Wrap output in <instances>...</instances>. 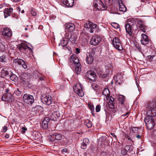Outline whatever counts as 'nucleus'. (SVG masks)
Here are the masks:
<instances>
[{
	"label": "nucleus",
	"instance_id": "nucleus-1",
	"mask_svg": "<svg viewBox=\"0 0 156 156\" xmlns=\"http://www.w3.org/2000/svg\"><path fill=\"white\" fill-rule=\"evenodd\" d=\"M144 121L148 129H152L154 125V121L151 117L147 116L144 119Z\"/></svg>",
	"mask_w": 156,
	"mask_h": 156
},
{
	"label": "nucleus",
	"instance_id": "nucleus-2",
	"mask_svg": "<svg viewBox=\"0 0 156 156\" xmlns=\"http://www.w3.org/2000/svg\"><path fill=\"white\" fill-rule=\"evenodd\" d=\"M112 43L115 48L118 51H121L123 49V48L121 45L120 41L119 38L115 37L112 41Z\"/></svg>",
	"mask_w": 156,
	"mask_h": 156
},
{
	"label": "nucleus",
	"instance_id": "nucleus-3",
	"mask_svg": "<svg viewBox=\"0 0 156 156\" xmlns=\"http://www.w3.org/2000/svg\"><path fill=\"white\" fill-rule=\"evenodd\" d=\"M101 40V38L99 35H95L92 37L90 43L91 45L95 46L98 45Z\"/></svg>",
	"mask_w": 156,
	"mask_h": 156
},
{
	"label": "nucleus",
	"instance_id": "nucleus-4",
	"mask_svg": "<svg viewBox=\"0 0 156 156\" xmlns=\"http://www.w3.org/2000/svg\"><path fill=\"white\" fill-rule=\"evenodd\" d=\"M94 8H98V7L101 10H104L107 9V7L105 6L103 2L101 0H94Z\"/></svg>",
	"mask_w": 156,
	"mask_h": 156
},
{
	"label": "nucleus",
	"instance_id": "nucleus-5",
	"mask_svg": "<svg viewBox=\"0 0 156 156\" xmlns=\"http://www.w3.org/2000/svg\"><path fill=\"white\" fill-rule=\"evenodd\" d=\"M73 89L79 96L82 97L83 96L84 92L82 90V85L81 84H76L74 87Z\"/></svg>",
	"mask_w": 156,
	"mask_h": 156
},
{
	"label": "nucleus",
	"instance_id": "nucleus-6",
	"mask_svg": "<svg viewBox=\"0 0 156 156\" xmlns=\"http://www.w3.org/2000/svg\"><path fill=\"white\" fill-rule=\"evenodd\" d=\"M78 63H80L79 60L77 56L75 55H73L71 56L70 58L69 64L71 68L73 67L72 66L76 65Z\"/></svg>",
	"mask_w": 156,
	"mask_h": 156
},
{
	"label": "nucleus",
	"instance_id": "nucleus-7",
	"mask_svg": "<svg viewBox=\"0 0 156 156\" xmlns=\"http://www.w3.org/2000/svg\"><path fill=\"white\" fill-rule=\"evenodd\" d=\"M86 76L90 81L94 82L96 79V76L95 73L93 71H88L86 74Z\"/></svg>",
	"mask_w": 156,
	"mask_h": 156
},
{
	"label": "nucleus",
	"instance_id": "nucleus-8",
	"mask_svg": "<svg viewBox=\"0 0 156 156\" xmlns=\"http://www.w3.org/2000/svg\"><path fill=\"white\" fill-rule=\"evenodd\" d=\"M3 101L8 102H12L14 100V97L10 93H5L2 97Z\"/></svg>",
	"mask_w": 156,
	"mask_h": 156
},
{
	"label": "nucleus",
	"instance_id": "nucleus-9",
	"mask_svg": "<svg viewBox=\"0 0 156 156\" xmlns=\"http://www.w3.org/2000/svg\"><path fill=\"white\" fill-rule=\"evenodd\" d=\"M84 26L85 28L90 29V33H92L94 31V29L96 27L97 25L90 21H88L84 24Z\"/></svg>",
	"mask_w": 156,
	"mask_h": 156
},
{
	"label": "nucleus",
	"instance_id": "nucleus-10",
	"mask_svg": "<svg viewBox=\"0 0 156 156\" xmlns=\"http://www.w3.org/2000/svg\"><path fill=\"white\" fill-rule=\"evenodd\" d=\"M23 100L28 104H32L34 102V98L33 96L25 94L23 97Z\"/></svg>",
	"mask_w": 156,
	"mask_h": 156
},
{
	"label": "nucleus",
	"instance_id": "nucleus-11",
	"mask_svg": "<svg viewBox=\"0 0 156 156\" xmlns=\"http://www.w3.org/2000/svg\"><path fill=\"white\" fill-rule=\"evenodd\" d=\"M12 73V72L9 70L4 68L1 71V75L3 77L9 78Z\"/></svg>",
	"mask_w": 156,
	"mask_h": 156
},
{
	"label": "nucleus",
	"instance_id": "nucleus-12",
	"mask_svg": "<svg viewBox=\"0 0 156 156\" xmlns=\"http://www.w3.org/2000/svg\"><path fill=\"white\" fill-rule=\"evenodd\" d=\"M2 35L6 38H9L12 36V33L11 29L8 27L4 28L2 32Z\"/></svg>",
	"mask_w": 156,
	"mask_h": 156
},
{
	"label": "nucleus",
	"instance_id": "nucleus-13",
	"mask_svg": "<svg viewBox=\"0 0 156 156\" xmlns=\"http://www.w3.org/2000/svg\"><path fill=\"white\" fill-rule=\"evenodd\" d=\"M41 100L44 104L49 105L51 103V97L45 95L42 96L41 98Z\"/></svg>",
	"mask_w": 156,
	"mask_h": 156
},
{
	"label": "nucleus",
	"instance_id": "nucleus-14",
	"mask_svg": "<svg viewBox=\"0 0 156 156\" xmlns=\"http://www.w3.org/2000/svg\"><path fill=\"white\" fill-rule=\"evenodd\" d=\"M60 114L58 111H56L52 113L50 116L49 119L56 121L60 117Z\"/></svg>",
	"mask_w": 156,
	"mask_h": 156
},
{
	"label": "nucleus",
	"instance_id": "nucleus-15",
	"mask_svg": "<svg viewBox=\"0 0 156 156\" xmlns=\"http://www.w3.org/2000/svg\"><path fill=\"white\" fill-rule=\"evenodd\" d=\"M114 80L116 84L120 85L123 81V78L120 75H118L116 77L114 78Z\"/></svg>",
	"mask_w": 156,
	"mask_h": 156
},
{
	"label": "nucleus",
	"instance_id": "nucleus-16",
	"mask_svg": "<svg viewBox=\"0 0 156 156\" xmlns=\"http://www.w3.org/2000/svg\"><path fill=\"white\" fill-rule=\"evenodd\" d=\"M137 21V23L139 25L138 27L141 30L145 33L146 30V26L143 23L142 20H140Z\"/></svg>",
	"mask_w": 156,
	"mask_h": 156
},
{
	"label": "nucleus",
	"instance_id": "nucleus-17",
	"mask_svg": "<svg viewBox=\"0 0 156 156\" xmlns=\"http://www.w3.org/2000/svg\"><path fill=\"white\" fill-rule=\"evenodd\" d=\"M14 61L15 63H17L19 65H22L23 67L25 69H26L27 67L25 61L22 59L20 58L16 59L14 60Z\"/></svg>",
	"mask_w": 156,
	"mask_h": 156
},
{
	"label": "nucleus",
	"instance_id": "nucleus-18",
	"mask_svg": "<svg viewBox=\"0 0 156 156\" xmlns=\"http://www.w3.org/2000/svg\"><path fill=\"white\" fill-rule=\"evenodd\" d=\"M142 39L141 40L142 44L144 45L147 44L149 42L148 38L145 34H142L141 35Z\"/></svg>",
	"mask_w": 156,
	"mask_h": 156
},
{
	"label": "nucleus",
	"instance_id": "nucleus-19",
	"mask_svg": "<svg viewBox=\"0 0 156 156\" xmlns=\"http://www.w3.org/2000/svg\"><path fill=\"white\" fill-rule=\"evenodd\" d=\"M94 60V58L92 55L89 53L87 55L86 61L87 63L89 64H91Z\"/></svg>",
	"mask_w": 156,
	"mask_h": 156
},
{
	"label": "nucleus",
	"instance_id": "nucleus-20",
	"mask_svg": "<svg viewBox=\"0 0 156 156\" xmlns=\"http://www.w3.org/2000/svg\"><path fill=\"white\" fill-rule=\"evenodd\" d=\"M12 11L13 9L12 8L5 9L4 11L5 18H6L9 16Z\"/></svg>",
	"mask_w": 156,
	"mask_h": 156
},
{
	"label": "nucleus",
	"instance_id": "nucleus-21",
	"mask_svg": "<svg viewBox=\"0 0 156 156\" xmlns=\"http://www.w3.org/2000/svg\"><path fill=\"white\" fill-rule=\"evenodd\" d=\"M49 118L48 117L45 118L42 123V126L44 129L48 128V122L49 121Z\"/></svg>",
	"mask_w": 156,
	"mask_h": 156
},
{
	"label": "nucleus",
	"instance_id": "nucleus-22",
	"mask_svg": "<svg viewBox=\"0 0 156 156\" xmlns=\"http://www.w3.org/2000/svg\"><path fill=\"white\" fill-rule=\"evenodd\" d=\"M66 29L69 32L73 31L75 28L74 25L72 23H69L66 24Z\"/></svg>",
	"mask_w": 156,
	"mask_h": 156
},
{
	"label": "nucleus",
	"instance_id": "nucleus-23",
	"mask_svg": "<svg viewBox=\"0 0 156 156\" xmlns=\"http://www.w3.org/2000/svg\"><path fill=\"white\" fill-rule=\"evenodd\" d=\"M63 3L66 6L71 7L74 3V0H62Z\"/></svg>",
	"mask_w": 156,
	"mask_h": 156
},
{
	"label": "nucleus",
	"instance_id": "nucleus-24",
	"mask_svg": "<svg viewBox=\"0 0 156 156\" xmlns=\"http://www.w3.org/2000/svg\"><path fill=\"white\" fill-rule=\"evenodd\" d=\"M125 28L126 32L129 35H131L132 34L131 32V25L129 23H127L125 26Z\"/></svg>",
	"mask_w": 156,
	"mask_h": 156
},
{
	"label": "nucleus",
	"instance_id": "nucleus-25",
	"mask_svg": "<svg viewBox=\"0 0 156 156\" xmlns=\"http://www.w3.org/2000/svg\"><path fill=\"white\" fill-rule=\"evenodd\" d=\"M147 114L149 117H152L156 115V109H152L148 110L147 112Z\"/></svg>",
	"mask_w": 156,
	"mask_h": 156
},
{
	"label": "nucleus",
	"instance_id": "nucleus-26",
	"mask_svg": "<svg viewBox=\"0 0 156 156\" xmlns=\"http://www.w3.org/2000/svg\"><path fill=\"white\" fill-rule=\"evenodd\" d=\"M75 66V73L78 74L80 73L81 71V66L80 63H78L76 65H74Z\"/></svg>",
	"mask_w": 156,
	"mask_h": 156
},
{
	"label": "nucleus",
	"instance_id": "nucleus-27",
	"mask_svg": "<svg viewBox=\"0 0 156 156\" xmlns=\"http://www.w3.org/2000/svg\"><path fill=\"white\" fill-rule=\"evenodd\" d=\"M19 48V50H26L27 48H28L30 50H31V49L30 48H29L28 46H27L26 44L24 43H21V44L19 46V47L18 48Z\"/></svg>",
	"mask_w": 156,
	"mask_h": 156
},
{
	"label": "nucleus",
	"instance_id": "nucleus-28",
	"mask_svg": "<svg viewBox=\"0 0 156 156\" xmlns=\"http://www.w3.org/2000/svg\"><path fill=\"white\" fill-rule=\"evenodd\" d=\"M156 107V103L153 101L151 102L148 105L147 109H152L155 108Z\"/></svg>",
	"mask_w": 156,
	"mask_h": 156
},
{
	"label": "nucleus",
	"instance_id": "nucleus-29",
	"mask_svg": "<svg viewBox=\"0 0 156 156\" xmlns=\"http://www.w3.org/2000/svg\"><path fill=\"white\" fill-rule=\"evenodd\" d=\"M68 42L67 40H66L65 38H63L60 41V43L58 45H60L62 47L66 46L68 44Z\"/></svg>",
	"mask_w": 156,
	"mask_h": 156
},
{
	"label": "nucleus",
	"instance_id": "nucleus-30",
	"mask_svg": "<svg viewBox=\"0 0 156 156\" xmlns=\"http://www.w3.org/2000/svg\"><path fill=\"white\" fill-rule=\"evenodd\" d=\"M126 150L127 152L130 153L133 150V147L132 145H127L125 147Z\"/></svg>",
	"mask_w": 156,
	"mask_h": 156
},
{
	"label": "nucleus",
	"instance_id": "nucleus-31",
	"mask_svg": "<svg viewBox=\"0 0 156 156\" xmlns=\"http://www.w3.org/2000/svg\"><path fill=\"white\" fill-rule=\"evenodd\" d=\"M104 1V5L105 6H109L111 5L113 2V0H103Z\"/></svg>",
	"mask_w": 156,
	"mask_h": 156
},
{
	"label": "nucleus",
	"instance_id": "nucleus-32",
	"mask_svg": "<svg viewBox=\"0 0 156 156\" xmlns=\"http://www.w3.org/2000/svg\"><path fill=\"white\" fill-rule=\"evenodd\" d=\"M42 107L40 105L37 106L32 108V111L35 112V114H37V112H39L40 110H41Z\"/></svg>",
	"mask_w": 156,
	"mask_h": 156
},
{
	"label": "nucleus",
	"instance_id": "nucleus-33",
	"mask_svg": "<svg viewBox=\"0 0 156 156\" xmlns=\"http://www.w3.org/2000/svg\"><path fill=\"white\" fill-rule=\"evenodd\" d=\"M68 37H69V41L72 43H74L75 42L76 38L74 35H72L70 34V35H69Z\"/></svg>",
	"mask_w": 156,
	"mask_h": 156
},
{
	"label": "nucleus",
	"instance_id": "nucleus-34",
	"mask_svg": "<svg viewBox=\"0 0 156 156\" xmlns=\"http://www.w3.org/2000/svg\"><path fill=\"white\" fill-rule=\"evenodd\" d=\"M125 97L123 95H120L118 98V100L120 104L122 105L124 104L125 102Z\"/></svg>",
	"mask_w": 156,
	"mask_h": 156
},
{
	"label": "nucleus",
	"instance_id": "nucleus-35",
	"mask_svg": "<svg viewBox=\"0 0 156 156\" xmlns=\"http://www.w3.org/2000/svg\"><path fill=\"white\" fill-rule=\"evenodd\" d=\"M9 78L11 80L14 81H16L18 80V77L15 74H13L12 73L11 76H10Z\"/></svg>",
	"mask_w": 156,
	"mask_h": 156
},
{
	"label": "nucleus",
	"instance_id": "nucleus-36",
	"mask_svg": "<svg viewBox=\"0 0 156 156\" xmlns=\"http://www.w3.org/2000/svg\"><path fill=\"white\" fill-rule=\"evenodd\" d=\"M85 124L88 128H90L92 126L91 122L89 119H87L85 122Z\"/></svg>",
	"mask_w": 156,
	"mask_h": 156
},
{
	"label": "nucleus",
	"instance_id": "nucleus-37",
	"mask_svg": "<svg viewBox=\"0 0 156 156\" xmlns=\"http://www.w3.org/2000/svg\"><path fill=\"white\" fill-rule=\"evenodd\" d=\"M55 139L56 140H59L62 139V135L59 133H55Z\"/></svg>",
	"mask_w": 156,
	"mask_h": 156
},
{
	"label": "nucleus",
	"instance_id": "nucleus-38",
	"mask_svg": "<svg viewBox=\"0 0 156 156\" xmlns=\"http://www.w3.org/2000/svg\"><path fill=\"white\" fill-rule=\"evenodd\" d=\"M126 10V8L123 4H121L119 6V10L121 12H124Z\"/></svg>",
	"mask_w": 156,
	"mask_h": 156
},
{
	"label": "nucleus",
	"instance_id": "nucleus-39",
	"mask_svg": "<svg viewBox=\"0 0 156 156\" xmlns=\"http://www.w3.org/2000/svg\"><path fill=\"white\" fill-rule=\"evenodd\" d=\"M5 50V44L4 43H0V50L4 51Z\"/></svg>",
	"mask_w": 156,
	"mask_h": 156
},
{
	"label": "nucleus",
	"instance_id": "nucleus-40",
	"mask_svg": "<svg viewBox=\"0 0 156 156\" xmlns=\"http://www.w3.org/2000/svg\"><path fill=\"white\" fill-rule=\"evenodd\" d=\"M102 94L103 95H104L105 96L109 94V92L108 90L107 89H105L103 90L102 92Z\"/></svg>",
	"mask_w": 156,
	"mask_h": 156
},
{
	"label": "nucleus",
	"instance_id": "nucleus-41",
	"mask_svg": "<svg viewBox=\"0 0 156 156\" xmlns=\"http://www.w3.org/2000/svg\"><path fill=\"white\" fill-rule=\"evenodd\" d=\"M48 139L51 141H54L56 140L54 133L51 135H50L48 137Z\"/></svg>",
	"mask_w": 156,
	"mask_h": 156
},
{
	"label": "nucleus",
	"instance_id": "nucleus-42",
	"mask_svg": "<svg viewBox=\"0 0 156 156\" xmlns=\"http://www.w3.org/2000/svg\"><path fill=\"white\" fill-rule=\"evenodd\" d=\"M114 103L109 101L108 103V105L110 108L111 109H114L115 108L114 105Z\"/></svg>",
	"mask_w": 156,
	"mask_h": 156
},
{
	"label": "nucleus",
	"instance_id": "nucleus-43",
	"mask_svg": "<svg viewBox=\"0 0 156 156\" xmlns=\"http://www.w3.org/2000/svg\"><path fill=\"white\" fill-rule=\"evenodd\" d=\"M112 26L114 28L116 29H119V25L116 23H112Z\"/></svg>",
	"mask_w": 156,
	"mask_h": 156
},
{
	"label": "nucleus",
	"instance_id": "nucleus-44",
	"mask_svg": "<svg viewBox=\"0 0 156 156\" xmlns=\"http://www.w3.org/2000/svg\"><path fill=\"white\" fill-rule=\"evenodd\" d=\"M0 61L2 62H6V58L5 55H3L0 57Z\"/></svg>",
	"mask_w": 156,
	"mask_h": 156
},
{
	"label": "nucleus",
	"instance_id": "nucleus-45",
	"mask_svg": "<svg viewBox=\"0 0 156 156\" xmlns=\"http://www.w3.org/2000/svg\"><path fill=\"white\" fill-rule=\"evenodd\" d=\"M127 151L126 150L125 148V149H122L121 150V153L123 155H125L127 154Z\"/></svg>",
	"mask_w": 156,
	"mask_h": 156
},
{
	"label": "nucleus",
	"instance_id": "nucleus-46",
	"mask_svg": "<svg viewBox=\"0 0 156 156\" xmlns=\"http://www.w3.org/2000/svg\"><path fill=\"white\" fill-rule=\"evenodd\" d=\"M38 77L40 80H44V77L40 73H39L37 74Z\"/></svg>",
	"mask_w": 156,
	"mask_h": 156
},
{
	"label": "nucleus",
	"instance_id": "nucleus-47",
	"mask_svg": "<svg viewBox=\"0 0 156 156\" xmlns=\"http://www.w3.org/2000/svg\"><path fill=\"white\" fill-rule=\"evenodd\" d=\"M87 145V144L83 142V143H81V147L83 149H85L86 148Z\"/></svg>",
	"mask_w": 156,
	"mask_h": 156
},
{
	"label": "nucleus",
	"instance_id": "nucleus-48",
	"mask_svg": "<svg viewBox=\"0 0 156 156\" xmlns=\"http://www.w3.org/2000/svg\"><path fill=\"white\" fill-rule=\"evenodd\" d=\"M96 112H98L100 111L101 110V106L100 105H98L96 107Z\"/></svg>",
	"mask_w": 156,
	"mask_h": 156
},
{
	"label": "nucleus",
	"instance_id": "nucleus-49",
	"mask_svg": "<svg viewBox=\"0 0 156 156\" xmlns=\"http://www.w3.org/2000/svg\"><path fill=\"white\" fill-rule=\"evenodd\" d=\"M31 14L33 16H35L37 15V12L34 10H32L31 11Z\"/></svg>",
	"mask_w": 156,
	"mask_h": 156
},
{
	"label": "nucleus",
	"instance_id": "nucleus-50",
	"mask_svg": "<svg viewBox=\"0 0 156 156\" xmlns=\"http://www.w3.org/2000/svg\"><path fill=\"white\" fill-rule=\"evenodd\" d=\"M88 106L92 112L94 111V108L93 105L89 104Z\"/></svg>",
	"mask_w": 156,
	"mask_h": 156
},
{
	"label": "nucleus",
	"instance_id": "nucleus-51",
	"mask_svg": "<svg viewBox=\"0 0 156 156\" xmlns=\"http://www.w3.org/2000/svg\"><path fill=\"white\" fill-rule=\"evenodd\" d=\"M132 130H133V131L134 133H136L138 131V128H137L136 127H133V128H132Z\"/></svg>",
	"mask_w": 156,
	"mask_h": 156
},
{
	"label": "nucleus",
	"instance_id": "nucleus-52",
	"mask_svg": "<svg viewBox=\"0 0 156 156\" xmlns=\"http://www.w3.org/2000/svg\"><path fill=\"white\" fill-rule=\"evenodd\" d=\"M83 142L87 144H88L89 142V140L87 138H85L83 140Z\"/></svg>",
	"mask_w": 156,
	"mask_h": 156
},
{
	"label": "nucleus",
	"instance_id": "nucleus-53",
	"mask_svg": "<svg viewBox=\"0 0 156 156\" xmlns=\"http://www.w3.org/2000/svg\"><path fill=\"white\" fill-rule=\"evenodd\" d=\"M22 133H25V131L27 130V129L26 128L23 127L22 128Z\"/></svg>",
	"mask_w": 156,
	"mask_h": 156
},
{
	"label": "nucleus",
	"instance_id": "nucleus-54",
	"mask_svg": "<svg viewBox=\"0 0 156 156\" xmlns=\"http://www.w3.org/2000/svg\"><path fill=\"white\" fill-rule=\"evenodd\" d=\"M16 93L17 94H18V95L21 94V92L18 89H17L16 91Z\"/></svg>",
	"mask_w": 156,
	"mask_h": 156
},
{
	"label": "nucleus",
	"instance_id": "nucleus-55",
	"mask_svg": "<svg viewBox=\"0 0 156 156\" xmlns=\"http://www.w3.org/2000/svg\"><path fill=\"white\" fill-rule=\"evenodd\" d=\"M7 127L6 126H5L3 127V128L2 130V132L3 133L7 131Z\"/></svg>",
	"mask_w": 156,
	"mask_h": 156
},
{
	"label": "nucleus",
	"instance_id": "nucleus-56",
	"mask_svg": "<svg viewBox=\"0 0 156 156\" xmlns=\"http://www.w3.org/2000/svg\"><path fill=\"white\" fill-rule=\"evenodd\" d=\"M152 134L153 136L156 137V129L153 131Z\"/></svg>",
	"mask_w": 156,
	"mask_h": 156
},
{
	"label": "nucleus",
	"instance_id": "nucleus-57",
	"mask_svg": "<svg viewBox=\"0 0 156 156\" xmlns=\"http://www.w3.org/2000/svg\"><path fill=\"white\" fill-rule=\"evenodd\" d=\"M114 99L113 98L112 96H111L110 98V99L109 101H111V102H114Z\"/></svg>",
	"mask_w": 156,
	"mask_h": 156
},
{
	"label": "nucleus",
	"instance_id": "nucleus-58",
	"mask_svg": "<svg viewBox=\"0 0 156 156\" xmlns=\"http://www.w3.org/2000/svg\"><path fill=\"white\" fill-rule=\"evenodd\" d=\"M101 156H108V155L106 152H103L101 154Z\"/></svg>",
	"mask_w": 156,
	"mask_h": 156
},
{
	"label": "nucleus",
	"instance_id": "nucleus-59",
	"mask_svg": "<svg viewBox=\"0 0 156 156\" xmlns=\"http://www.w3.org/2000/svg\"><path fill=\"white\" fill-rule=\"evenodd\" d=\"M67 151H68V150L66 148H64V149H63L62 151V152H65V153L67 152Z\"/></svg>",
	"mask_w": 156,
	"mask_h": 156
},
{
	"label": "nucleus",
	"instance_id": "nucleus-60",
	"mask_svg": "<svg viewBox=\"0 0 156 156\" xmlns=\"http://www.w3.org/2000/svg\"><path fill=\"white\" fill-rule=\"evenodd\" d=\"M129 112H126V114H123L121 116L122 117V116H123V117H125V116L126 115H127L129 114Z\"/></svg>",
	"mask_w": 156,
	"mask_h": 156
},
{
	"label": "nucleus",
	"instance_id": "nucleus-61",
	"mask_svg": "<svg viewBox=\"0 0 156 156\" xmlns=\"http://www.w3.org/2000/svg\"><path fill=\"white\" fill-rule=\"evenodd\" d=\"M118 2H119V6H120V5H121V4H123L121 0H118Z\"/></svg>",
	"mask_w": 156,
	"mask_h": 156
},
{
	"label": "nucleus",
	"instance_id": "nucleus-62",
	"mask_svg": "<svg viewBox=\"0 0 156 156\" xmlns=\"http://www.w3.org/2000/svg\"><path fill=\"white\" fill-rule=\"evenodd\" d=\"M111 134L112 135V136L114 137H115V138H116V136L114 133H111Z\"/></svg>",
	"mask_w": 156,
	"mask_h": 156
},
{
	"label": "nucleus",
	"instance_id": "nucleus-63",
	"mask_svg": "<svg viewBox=\"0 0 156 156\" xmlns=\"http://www.w3.org/2000/svg\"><path fill=\"white\" fill-rule=\"evenodd\" d=\"M131 21L133 22L134 23H136V21L134 19H132L131 20Z\"/></svg>",
	"mask_w": 156,
	"mask_h": 156
},
{
	"label": "nucleus",
	"instance_id": "nucleus-64",
	"mask_svg": "<svg viewBox=\"0 0 156 156\" xmlns=\"http://www.w3.org/2000/svg\"><path fill=\"white\" fill-rule=\"evenodd\" d=\"M76 50L77 53H79L80 52V50L79 48H76Z\"/></svg>",
	"mask_w": 156,
	"mask_h": 156
}]
</instances>
